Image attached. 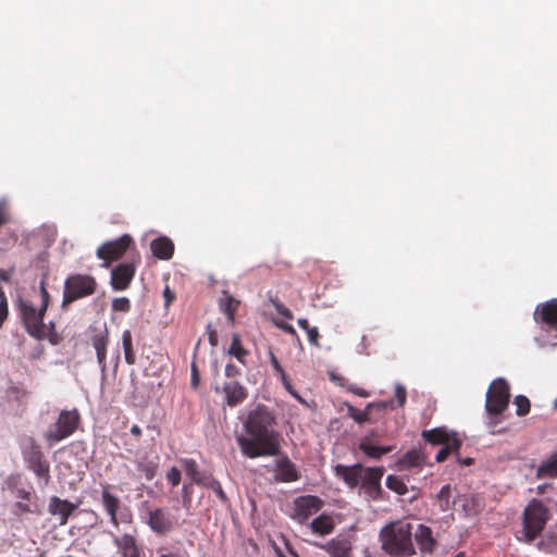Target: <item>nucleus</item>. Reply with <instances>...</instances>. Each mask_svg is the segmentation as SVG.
<instances>
[{
    "mask_svg": "<svg viewBox=\"0 0 557 557\" xmlns=\"http://www.w3.org/2000/svg\"><path fill=\"white\" fill-rule=\"evenodd\" d=\"M382 548L396 557H408L416 553L410 524L389 523L380 532Z\"/></svg>",
    "mask_w": 557,
    "mask_h": 557,
    "instance_id": "obj_3",
    "label": "nucleus"
},
{
    "mask_svg": "<svg viewBox=\"0 0 557 557\" xmlns=\"http://www.w3.org/2000/svg\"><path fill=\"white\" fill-rule=\"evenodd\" d=\"M451 491V486L449 484H446L441 488L436 496L440 509L443 512L450 510L453 508V505L455 504V502H450Z\"/></svg>",
    "mask_w": 557,
    "mask_h": 557,
    "instance_id": "obj_34",
    "label": "nucleus"
},
{
    "mask_svg": "<svg viewBox=\"0 0 557 557\" xmlns=\"http://www.w3.org/2000/svg\"><path fill=\"white\" fill-rule=\"evenodd\" d=\"M348 414L351 419H354L359 424H362V423L369 421L368 410H360L351 405H348Z\"/></svg>",
    "mask_w": 557,
    "mask_h": 557,
    "instance_id": "obj_40",
    "label": "nucleus"
},
{
    "mask_svg": "<svg viewBox=\"0 0 557 557\" xmlns=\"http://www.w3.org/2000/svg\"><path fill=\"white\" fill-rule=\"evenodd\" d=\"M39 290L41 297L40 307L37 309L30 302L21 301L20 310L26 332L35 339L42 341L46 336V334H44V318L50 301V295L44 281L40 282Z\"/></svg>",
    "mask_w": 557,
    "mask_h": 557,
    "instance_id": "obj_4",
    "label": "nucleus"
},
{
    "mask_svg": "<svg viewBox=\"0 0 557 557\" xmlns=\"http://www.w3.org/2000/svg\"><path fill=\"white\" fill-rule=\"evenodd\" d=\"M307 335H308V341L309 343L314 346V347H320V344H319V337H320V334H319V330L318 327L315 326H312L310 330H308L307 332Z\"/></svg>",
    "mask_w": 557,
    "mask_h": 557,
    "instance_id": "obj_48",
    "label": "nucleus"
},
{
    "mask_svg": "<svg viewBox=\"0 0 557 557\" xmlns=\"http://www.w3.org/2000/svg\"><path fill=\"white\" fill-rule=\"evenodd\" d=\"M336 478L343 480L349 488L359 487L363 494L379 500L382 495L381 480L385 469L383 467H364L361 463L352 466L336 465L333 468Z\"/></svg>",
    "mask_w": 557,
    "mask_h": 557,
    "instance_id": "obj_2",
    "label": "nucleus"
},
{
    "mask_svg": "<svg viewBox=\"0 0 557 557\" xmlns=\"http://www.w3.org/2000/svg\"><path fill=\"white\" fill-rule=\"evenodd\" d=\"M275 307H276L277 311L280 312V314H282L286 319H289V320L293 319V313L288 308L284 307L282 304H275Z\"/></svg>",
    "mask_w": 557,
    "mask_h": 557,
    "instance_id": "obj_55",
    "label": "nucleus"
},
{
    "mask_svg": "<svg viewBox=\"0 0 557 557\" xmlns=\"http://www.w3.org/2000/svg\"><path fill=\"white\" fill-rule=\"evenodd\" d=\"M208 341L212 347L218 346V333L210 325L208 326Z\"/></svg>",
    "mask_w": 557,
    "mask_h": 557,
    "instance_id": "obj_53",
    "label": "nucleus"
},
{
    "mask_svg": "<svg viewBox=\"0 0 557 557\" xmlns=\"http://www.w3.org/2000/svg\"><path fill=\"white\" fill-rule=\"evenodd\" d=\"M224 404L236 407L248 398V389L236 380L226 381L223 384Z\"/></svg>",
    "mask_w": 557,
    "mask_h": 557,
    "instance_id": "obj_16",
    "label": "nucleus"
},
{
    "mask_svg": "<svg viewBox=\"0 0 557 557\" xmlns=\"http://www.w3.org/2000/svg\"><path fill=\"white\" fill-rule=\"evenodd\" d=\"M510 391L509 385L504 379L494 380L487 392L485 410L490 416V425L495 426L498 422V416L502 414L509 405Z\"/></svg>",
    "mask_w": 557,
    "mask_h": 557,
    "instance_id": "obj_6",
    "label": "nucleus"
},
{
    "mask_svg": "<svg viewBox=\"0 0 557 557\" xmlns=\"http://www.w3.org/2000/svg\"><path fill=\"white\" fill-rule=\"evenodd\" d=\"M422 437L425 442L432 445H448L456 436V433H449L445 428H436L432 430H425L422 432Z\"/></svg>",
    "mask_w": 557,
    "mask_h": 557,
    "instance_id": "obj_23",
    "label": "nucleus"
},
{
    "mask_svg": "<svg viewBox=\"0 0 557 557\" xmlns=\"http://www.w3.org/2000/svg\"><path fill=\"white\" fill-rule=\"evenodd\" d=\"M458 462H459L460 465H463V466H470V465H472V463H473V459H472V458H469V457H468V458H466V459H460V458H458Z\"/></svg>",
    "mask_w": 557,
    "mask_h": 557,
    "instance_id": "obj_63",
    "label": "nucleus"
},
{
    "mask_svg": "<svg viewBox=\"0 0 557 557\" xmlns=\"http://www.w3.org/2000/svg\"><path fill=\"white\" fill-rule=\"evenodd\" d=\"M91 345L96 350L98 364L101 371L104 372L107 369V347L109 345V331L107 327L91 336Z\"/></svg>",
    "mask_w": 557,
    "mask_h": 557,
    "instance_id": "obj_18",
    "label": "nucleus"
},
{
    "mask_svg": "<svg viewBox=\"0 0 557 557\" xmlns=\"http://www.w3.org/2000/svg\"><path fill=\"white\" fill-rule=\"evenodd\" d=\"M13 272H14V268H11L10 270L0 269V280L2 282L9 283Z\"/></svg>",
    "mask_w": 557,
    "mask_h": 557,
    "instance_id": "obj_57",
    "label": "nucleus"
},
{
    "mask_svg": "<svg viewBox=\"0 0 557 557\" xmlns=\"http://www.w3.org/2000/svg\"><path fill=\"white\" fill-rule=\"evenodd\" d=\"M239 306V300L235 299L233 296L224 293V297L220 300V308L222 312L227 317V320L231 323H234L235 313Z\"/></svg>",
    "mask_w": 557,
    "mask_h": 557,
    "instance_id": "obj_29",
    "label": "nucleus"
},
{
    "mask_svg": "<svg viewBox=\"0 0 557 557\" xmlns=\"http://www.w3.org/2000/svg\"><path fill=\"white\" fill-rule=\"evenodd\" d=\"M122 345L124 357L127 364L133 366L136 362V355L133 347V338L129 330H125L122 334Z\"/></svg>",
    "mask_w": 557,
    "mask_h": 557,
    "instance_id": "obj_30",
    "label": "nucleus"
},
{
    "mask_svg": "<svg viewBox=\"0 0 557 557\" xmlns=\"http://www.w3.org/2000/svg\"><path fill=\"white\" fill-rule=\"evenodd\" d=\"M297 323H298L299 327L302 329L306 332L312 327V326L309 325L308 320L305 319V318L298 319Z\"/></svg>",
    "mask_w": 557,
    "mask_h": 557,
    "instance_id": "obj_60",
    "label": "nucleus"
},
{
    "mask_svg": "<svg viewBox=\"0 0 557 557\" xmlns=\"http://www.w3.org/2000/svg\"><path fill=\"white\" fill-rule=\"evenodd\" d=\"M199 380H200L199 372L197 370L196 364L193 363V366H191V386L196 388L199 384Z\"/></svg>",
    "mask_w": 557,
    "mask_h": 557,
    "instance_id": "obj_56",
    "label": "nucleus"
},
{
    "mask_svg": "<svg viewBox=\"0 0 557 557\" xmlns=\"http://www.w3.org/2000/svg\"><path fill=\"white\" fill-rule=\"evenodd\" d=\"M14 512L16 515L32 512L30 504L27 500L26 502H17V503H15V505H14Z\"/></svg>",
    "mask_w": 557,
    "mask_h": 557,
    "instance_id": "obj_51",
    "label": "nucleus"
},
{
    "mask_svg": "<svg viewBox=\"0 0 557 557\" xmlns=\"http://www.w3.org/2000/svg\"><path fill=\"white\" fill-rule=\"evenodd\" d=\"M242 374L240 369L234 363L230 362L225 367V376L227 381L235 380Z\"/></svg>",
    "mask_w": 557,
    "mask_h": 557,
    "instance_id": "obj_47",
    "label": "nucleus"
},
{
    "mask_svg": "<svg viewBox=\"0 0 557 557\" xmlns=\"http://www.w3.org/2000/svg\"><path fill=\"white\" fill-rule=\"evenodd\" d=\"M11 220L8 201L5 199H0V227L4 224H8Z\"/></svg>",
    "mask_w": 557,
    "mask_h": 557,
    "instance_id": "obj_44",
    "label": "nucleus"
},
{
    "mask_svg": "<svg viewBox=\"0 0 557 557\" xmlns=\"http://www.w3.org/2000/svg\"><path fill=\"white\" fill-rule=\"evenodd\" d=\"M97 281L89 274L75 273L64 281L61 307L66 309L71 304L94 295L97 290Z\"/></svg>",
    "mask_w": 557,
    "mask_h": 557,
    "instance_id": "obj_5",
    "label": "nucleus"
},
{
    "mask_svg": "<svg viewBox=\"0 0 557 557\" xmlns=\"http://www.w3.org/2000/svg\"><path fill=\"white\" fill-rule=\"evenodd\" d=\"M163 297L165 301V307H169L175 299V294L170 289L169 286H165L163 290Z\"/></svg>",
    "mask_w": 557,
    "mask_h": 557,
    "instance_id": "obj_52",
    "label": "nucleus"
},
{
    "mask_svg": "<svg viewBox=\"0 0 557 557\" xmlns=\"http://www.w3.org/2000/svg\"><path fill=\"white\" fill-rule=\"evenodd\" d=\"M181 466L184 469L186 475L190 479V482L195 483L196 480L201 475L203 471L199 470L198 463L193 458H181Z\"/></svg>",
    "mask_w": 557,
    "mask_h": 557,
    "instance_id": "obj_33",
    "label": "nucleus"
},
{
    "mask_svg": "<svg viewBox=\"0 0 557 557\" xmlns=\"http://www.w3.org/2000/svg\"><path fill=\"white\" fill-rule=\"evenodd\" d=\"M280 329L283 330L285 333L296 337L297 339H299L298 337V334L295 330V327L290 324H287V323H281L278 324Z\"/></svg>",
    "mask_w": 557,
    "mask_h": 557,
    "instance_id": "obj_54",
    "label": "nucleus"
},
{
    "mask_svg": "<svg viewBox=\"0 0 557 557\" xmlns=\"http://www.w3.org/2000/svg\"><path fill=\"white\" fill-rule=\"evenodd\" d=\"M534 320L549 330L557 331V299L537 305L534 311Z\"/></svg>",
    "mask_w": 557,
    "mask_h": 557,
    "instance_id": "obj_13",
    "label": "nucleus"
},
{
    "mask_svg": "<svg viewBox=\"0 0 557 557\" xmlns=\"http://www.w3.org/2000/svg\"><path fill=\"white\" fill-rule=\"evenodd\" d=\"M395 399L397 401V407H404L407 400V392L406 388L401 384L395 385Z\"/></svg>",
    "mask_w": 557,
    "mask_h": 557,
    "instance_id": "obj_45",
    "label": "nucleus"
},
{
    "mask_svg": "<svg viewBox=\"0 0 557 557\" xmlns=\"http://www.w3.org/2000/svg\"><path fill=\"white\" fill-rule=\"evenodd\" d=\"M323 506V500L314 495H304L295 498L293 502L292 518L299 523L306 522L311 516L317 513Z\"/></svg>",
    "mask_w": 557,
    "mask_h": 557,
    "instance_id": "obj_12",
    "label": "nucleus"
},
{
    "mask_svg": "<svg viewBox=\"0 0 557 557\" xmlns=\"http://www.w3.org/2000/svg\"><path fill=\"white\" fill-rule=\"evenodd\" d=\"M16 497L21 498L23 500L29 502L30 493L25 491V490H23V488H21V490H17Z\"/></svg>",
    "mask_w": 557,
    "mask_h": 557,
    "instance_id": "obj_59",
    "label": "nucleus"
},
{
    "mask_svg": "<svg viewBox=\"0 0 557 557\" xmlns=\"http://www.w3.org/2000/svg\"><path fill=\"white\" fill-rule=\"evenodd\" d=\"M228 354L242 363H245V358L249 355V351L242 345L240 337L237 333H234L232 336Z\"/></svg>",
    "mask_w": 557,
    "mask_h": 557,
    "instance_id": "obj_32",
    "label": "nucleus"
},
{
    "mask_svg": "<svg viewBox=\"0 0 557 557\" xmlns=\"http://www.w3.org/2000/svg\"><path fill=\"white\" fill-rule=\"evenodd\" d=\"M549 518V509L541 500L533 498L523 512V528L527 540L533 541L537 537Z\"/></svg>",
    "mask_w": 557,
    "mask_h": 557,
    "instance_id": "obj_7",
    "label": "nucleus"
},
{
    "mask_svg": "<svg viewBox=\"0 0 557 557\" xmlns=\"http://www.w3.org/2000/svg\"><path fill=\"white\" fill-rule=\"evenodd\" d=\"M425 462V457L422 451L417 449L408 450L400 459L399 465L403 468L422 467Z\"/></svg>",
    "mask_w": 557,
    "mask_h": 557,
    "instance_id": "obj_28",
    "label": "nucleus"
},
{
    "mask_svg": "<svg viewBox=\"0 0 557 557\" xmlns=\"http://www.w3.org/2000/svg\"><path fill=\"white\" fill-rule=\"evenodd\" d=\"M334 527L335 525L333 518L325 513H322L319 517L314 518L310 523V528L313 531V533L319 535L331 534L334 530Z\"/></svg>",
    "mask_w": 557,
    "mask_h": 557,
    "instance_id": "obj_25",
    "label": "nucleus"
},
{
    "mask_svg": "<svg viewBox=\"0 0 557 557\" xmlns=\"http://www.w3.org/2000/svg\"><path fill=\"white\" fill-rule=\"evenodd\" d=\"M216 481L218 480H215L211 473L203 471L201 475L196 480L195 484L211 488L213 486V483H215Z\"/></svg>",
    "mask_w": 557,
    "mask_h": 557,
    "instance_id": "obj_43",
    "label": "nucleus"
},
{
    "mask_svg": "<svg viewBox=\"0 0 557 557\" xmlns=\"http://www.w3.org/2000/svg\"><path fill=\"white\" fill-rule=\"evenodd\" d=\"M150 248L153 256L161 260H169L174 253V244L165 236L153 239L150 244Z\"/></svg>",
    "mask_w": 557,
    "mask_h": 557,
    "instance_id": "obj_22",
    "label": "nucleus"
},
{
    "mask_svg": "<svg viewBox=\"0 0 557 557\" xmlns=\"http://www.w3.org/2000/svg\"><path fill=\"white\" fill-rule=\"evenodd\" d=\"M195 483L189 482L185 483L182 487V497H183V504L185 507H188L191 503V495H193V485Z\"/></svg>",
    "mask_w": 557,
    "mask_h": 557,
    "instance_id": "obj_46",
    "label": "nucleus"
},
{
    "mask_svg": "<svg viewBox=\"0 0 557 557\" xmlns=\"http://www.w3.org/2000/svg\"><path fill=\"white\" fill-rule=\"evenodd\" d=\"M137 470L141 472L147 481H151L159 469V457L157 456L154 459H150L147 456L140 458L136 462Z\"/></svg>",
    "mask_w": 557,
    "mask_h": 557,
    "instance_id": "obj_26",
    "label": "nucleus"
},
{
    "mask_svg": "<svg viewBox=\"0 0 557 557\" xmlns=\"http://www.w3.org/2000/svg\"><path fill=\"white\" fill-rule=\"evenodd\" d=\"M292 396L297 399L301 405L304 406H307L308 407V403L295 391V392H292Z\"/></svg>",
    "mask_w": 557,
    "mask_h": 557,
    "instance_id": "obj_62",
    "label": "nucleus"
},
{
    "mask_svg": "<svg viewBox=\"0 0 557 557\" xmlns=\"http://www.w3.org/2000/svg\"><path fill=\"white\" fill-rule=\"evenodd\" d=\"M10 394L18 401H23L28 397V392L24 388L13 386L10 388Z\"/></svg>",
    "mask_w": 557,
    "mask_h": 557,
    "instance_id": "obj_49",
    "label": "nucleus"
},
{
    "mask_svg": "<svg viewBox=\"0 0 557 557\" xmlns=\"http://www.w3.org/2000/svg\"><path fill=\"white\" fill-rule=\"evenodd\" d=\"M211 490L215 493L216 497L222 502V503H227L228 502V497L226 496L225 492L223 491L222 488V485L219 481H216L215 483H213V486L211 487Z\"/></svg>",
    "mask_w": 557,
    "mask_h": 557,
    "instance_id": "obj_50",
    "label": "nucleus"
},
{
    "mask_svg": "<svg viewBox=\"0 0 557 557\" xmlns=\"http://www.w3.org/2000/svg\"><path fill=\"white\" fill-rule=\"evenodd\" d=\"M78 508V504L71 503L66 499H61L58 496H52L48 504V512L57 517L59 525L63 527L67 523L70 516Z\"/></svg>",
    "mask_w": 557,
    "mask_h": 557,
    "instance_id": "obj_14",
    "label": "nucleus"
},
{
    "mask_svg": "<svg viewBox=\"0 0 557 557\" xmlns=\"http://www.w3.org/2000/svg\"><path fill=\"white\" fill-rule=\"evenodd\" d=\"M122 557H141L140 548L137 545L135 536L132 534H123L113 540Z\"/></svg>",
    "mask_w": 557,
    "mask_h": 557,
    "instance_id": "obj_20",
    "label": "nucleus"
},
{
    "mask_svg": "<svg viewBox=\"0 0 557 557\" xmlns=\"http://www.w3.org/2000/svg\"><path fill=\"white\" fill-rule=\"evenodd\" d=\"M275 480L280 482H294L300 478L296 466L287 456L278 459L275 467Z\"/></svg>",
    "mask_w": 557,
    "mask_h": 557,
    "instance_id": "obj_19",
    "label": "nucleus"
},
{
    "mask_svg": "<svg viewBox=\"0 0 557 557\" xmlns=\"http://www.w3.org/2000/svg\"><path fill=\"white\" fill-rule=\"evenodd\" d=\"M81 423V414L76 408L62 410L57 421L45 433L46 441L52 445L71 436Z\"/></svg>",
    "mask_w": 557,
    "mask_h": 557,
    "instance_id": "obj_8",
    "label": "nucleus"
},
{
    "mask_svg": "<svg viewBox=\"0 0 557 557\" xmlns=\"http://www.w3.org/2000/svg\"><path fill=\"white\" fill-rule=\"evenodd\" d=\"M460 446L461 441L458 437H454L448 445H445L442 449H440V451L436 454L435 460L437 462L445 461L450 454H458Z\"/></svg>",
    "mask_w": 557,
    "mask_h": 557,
    "instance_id": "obj_35",
    "label": "nucleus"
},
{
    "mask_svg": "<svg viewBox=\"0 0 557 557\" xmlns=\"http://www.w3.org/2000/svg\"><path fill=\"white\" fill-rule=\"evenodd\" d=\"M359 449L369 458L379 460L382 456L391 453L393 450V446H376L368 440H363L359 444Z\"/></svg>",
    "mask_w": 557,
    "mask_h": 557,
    "instance_id": "obj_27",
    "label": "nucleus"
},
{
    "mask_svg": "<svg viewBox=\"0 0 557 557\" xmlns=\"http://www.w3.org/2000/svg\"><path fill=\"white\" fill-rule=\"evenodd\" d=\"M166 481L173 486L176 487L180 485L182 480V472L177 467H172L165 474Z\"/></svg>",
    "mask_w": 557,
    "mask_h": 557,
    "instance_id": "obj_42",
    "label": "nucleus"
},
{
    "mask_svg": "<svg viewBox=\"0 0 557 557\" xmlns=\"http://www.w3.org/2000/svg\"><path fill=\"white\" fill-rule=\"evenodd\" d=\"M270 361L271 366L275 370L276 373L282 372L283 367L281 366L280 361L277 360L276 356L273 352H270Z\"/></svg>",
    "mask_w": 557,
    "mask_h": 557,
    "instance_id": "obj_58",
    "label": "nucleus"
},
{
    "mask_svg": "<svg viewBox=\"0 0 557 557\" xmlns=\"http://www.w3.org/2000/svg\"><path fill=\"white\" fill-rule=\"evenodd\" d=\"M386 486L398 495H405L408 493L406 483L397 475H388L386 478Z\"/></svg>",
    "mask_w": 557,
    "mask_h": 557,
    "instance_id": "obj_37",
    "label": "nucleus"
},
{
    "mask_svg": "<svg viewBox=\"0 0 557 557\" xmlns=\"http://www.w3.org/2000/svg\"><path fill=\"white\" fill-rule=\"evenodd\" d=\"M330 376L333 382H336L339 386L345 387L348 392L360 397H369V393L366 389L354 384H346V380L344 377L337 376L334 373H331Z\"/></svg>",
    "mask_w": 557,
    "mask_h": 557,
    "instance_id": "obj_36",
    "label": "nucleus"
},
{
    "mask_svg": "<svg viewBox=\"0 0 557 557\" xmlns=\"http://www.w3.org/2000/svg\"><path fill=\"white\" fill-rule=\"evenodd\" d=\"M112 309L117 312H128L131 310V301L126 297L114 298Z\"/></svg>",
    "mask_w": 557,
    "mask_h": 557,
    "instance_id": "obj_41",
    "label": "nucleus"
},
{
    "mask_svg": "<svg viewBox=\"0 0 557 557\" xmlns=\"http://www.w3.org/2000/svg\"><path fill=\"white\" fill-rule=\"evenodd\" d=\"M147 525L160 536L166 535L175 528V518L165 508H153L147 511Z\"/></svg>",
    "mask_w": 557,
    "mask_h": 557,
    "instance_id": "obj_10",
    "label": "nucleus"
},
{
    "mask_svg": "<svg viewBox=\"0 0 557 557\" xmlns=\"http://www.w3.org/2000/svg\"><path fill=\"white\" fill-rule=\"evenodd\" d=\"M539 478H557V451L537 469Z\"/></svg>",
    "mask_w": 557,
    "mask_h": 557,
    "instance_id": "obj_31",
    "label": "nucleus"
},
{
    "mask_svg": "<svg viewBox=\"0 0 557 557\" xmlns=\"http://www.w3.org/2000/svg\"><path fill=\"white\" fill-rule=\"evenodd\" d=\"M22 454L28 468L34 471L37 476L42 478L46 483H48L50 480V466L40 446L33 437H28L25 441Z\"/></svg>",
    "mask_w": 557,
    "mask_h": 557,
    "instance_id": "obj_9",
    "label": "nucleus"
},
{
    "mask_svg": "<svg viewBox=\"0 0 557 557\" xmlns=\"http://www.w3.org/2000/svg\"><path fill=\"white\" fill-rule=\"evenodd\" d=\"M131 433L136 436V437H140L141 436V429L137 425V424H134L132 428H131Z\"/></svg>",
    "mask_w": 557,
    "mask_h": 557,
    "instance_id": "obj_61",
    "label": "nucleus"
},
{
    "mask_svg": "<svg viewBox=\"0 0 557 557\" xmlns=\"http://www.w3.org/2000/svg\"><path fill=\"white\" fill-rule=\"evenodd\" d=\"M44 334H46L45 339H48L52 345H58L61 341L60 335L55 331L54 322H49V324L44 323Z\"/></svg>",
    "mask_w": 557,
    "mask_h": 557,
    "instance_id": "obj_38",
    "label": "nucleus"
},
{
    "mask_svg": "<svg viewBox=\"0 0 557 557\" xmlns=\"http://www.w3.org/2000/svg\"><path fill=\"white\" fill-rule=\"evenodd\" d=\"M275 424L274 414L264 405L251 410L244 422L246 435L236 436L242 454L250 459L278 455L281 435Z\"/></svg>",
    "mask_w": 557,
    "mask_h": 557,
    "instance_id": "obj_1",
    "label": "nucleus"
},
{
    "mask_svg": "<svg viewBox=\"0 0 557 557\" xmlns=\"http://www.w3.org/2000/svg\"><path fill=\"white\" fill-rule=\"evenodd\" d=\"M132 243L133 239L127 234L117 239L106 242L97 249V257L103 260L108 267L111 262L122 258Z\"/></svg>",
    "mask_w": 557,
    "mask_h": 557,
    "instance_id": "obj_11",
    "label": "nucleus"
},
{
    "mask_svg": "<svg viewBox=\"0 0 557 557\" xmlns=\"http://www.w3.org/2000/svg\"><path fill=\"white\" fill-rule=\"evenodd\" d=\"M277 374H280L281 376V380L283 382V385L289 383L290 381L288 380V376L286 375L285 371L282 370V372H278Z\"/></svg>",
    "mask_w": 557,
    "mask_h": 557,
    "instance_id": "obj_64",
    "label": "nucleus"
},
{
    "mask_svg": "<svg viewBox=\"0 0 557 557\" xmlns=\"http://www.w3.org/2000/svg\"><path fill=\"white\" fill-rule=\"evenodd\" d=\"M312 545L324 549L331 557H351L352 544L346 537L332 539L324 544L314 542Z\"/></svg>",
    "mask_w": 557,
    "mask_h": 557,
    "instance_id": "obj_17",
    "label": "nucleus"
},
{
    "mask_svg": "<svg viewBox=\"0 0 557 557\" xmlns=\"http://www.w3.org/2000/svg\"><path fill=\"white\" fill-rule=\"evenodd\" d=\"M135 265L133 263H121L111 272V286L114 290H125L131 285L135 276Z\"/></svg>",
    "mask_w": 557,
    "mask_h": 557,
    "instance_id": "obj_15",
    "label": "nucleus"
},
{
    "mask_svg": "<svg viewBox=\"0 0 557 557\" xmlns=\"http://www.w3.org/2000/svg\"><path fill=\"white\" fill-rule=\"evenodd\" d=\"M419 548L424 553H431L436 544L431 528L420 524L414 534Z\"/></svg>",
    "mask_w": 557,
    "mask_h": 557,
    "instance_id": "obj_24",
    "label": "nucleus"
},
{
    "mask_svg": "<svg viewBox=\"0 0 557 557\" xmlns=\"http://www.w3.org/2000/svg\"><path fill=\"white\" fill-rule=\"evenodd\" d=\"M101 500L107 513L110 517V522L114 527H119L120 520L117 518V510L121 506L119 497L109 491V486H104L101 493Z\"/></svg>",
    "mask_w": 557,
    "mask_h": 557,
    "instance_id": "obj_21",
    "label": "nucleus"
},
{
    "mask_svg": "<svg viewBox=\"0 0 557 557\" xmlns=\"http://www.w3.org/2000/svg\"><path fill=\"white\" fill-rule=\"evenodd\" d=\"M515 405L517 407L516 413L519 417H523L529 413L531 405H530V400L528 399V397H525L523 395H518L515 398Z\"/></svg>",
    "mask_w": 557,
    "mask_h": 557,
    "instance_id": "obj_39",
    "label": "nucleus"
}]
</instances>
